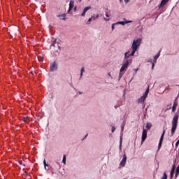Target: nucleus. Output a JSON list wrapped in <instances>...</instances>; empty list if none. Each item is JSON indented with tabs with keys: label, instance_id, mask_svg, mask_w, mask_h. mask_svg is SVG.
<instances>
[{
	"label": "nucleus",
	"instance_id": "1",
	"mask_svg": "<svg viewBox=\"0 0 179 179\" xmlns=\"http://www.w3.org/2000/svg\"><path fill=\"white\" fill-rule=\"evenodd\" d=\"M142 42V39L138 38L136 40H134L133 41L131 49L133 50L131 53L129 54V52H126L124 55L125 58H129V57L135 55V52H136V50L138 48H139V45H141V43Z\"/></svg>",
	"mask_w": 179,
	"mask_h": 179
},
{
	"label": "nucleus",
	"instance_id": "2",
	"mask_svg": "<svg viewBox=\"0 0 179 179\" xmlns=\"http://www.w3.org/2000/svg\"><path fill=\"white\" fill-rule=\"evenodd\" d=\"M178 114H176L173 116V118L172 120V127H171V136H173L174 134H176V130L177 129V126L178 125Z\"/></svg>",
	"mask_w": 179,
	"mask_h": 179
},
{
	"label": "nucleus",
	"instance_id": "3",
	"mask_svg": "<svg viewBox=\"0 0 179 179\" xmlns=\"http://www.w3.org/2000/svg\"><path fill=\"white\" fill-rule=\"evenodd\" d=\"M131 62H132V60L128 59V60H126L123 64L122 66L120 69V73L119 75L120 78H122V75H124V73L122 72L127 71V69L128 68V66L129 65V64H131Z\"/></svg>",
	"mask_w": 179,
	"mask_h": 179
},
{
	"label": "nucleus",
	"instance_id": "4",
	"mask_svg": "<svg viewBox=\"0 0 179 179\" xmlns=\"http://www.w3.org/2000/svg\"><path fill=\"white\" fill-rule=\"evenodd\" d=\"M148 94H149V86L148 87L146 91L143 94L142 96H141L140 99H138V103H141V104H143V108H145V101L146 100V97H148Z\"/></svg>",
	"mask_w": 179,
	"mask_h": 179
},
{
	"label": "nucleus",
	"instance_id": "5",
	"mask_svg": "<svg viewBox=\"0 0 179 179\" xmlns=\"http://www.w3.org/2000/svg\"><path fill=\"white\" fill-rule=\"evenodd\" d=\"M166 134V130L164 129L163 130V133L161 136V138L159 139V143L158 145V150H160V148H162V145H163V140L164 139V134Z\"/></svg>",
	"mask_w": 179,
	"mask_h": 179
},
{
	"label": "nucleus",
	"instance_id": "6",
	"mask_svg": "<svg viewBox=\"0 0 179 179\" xmlns=\"http://www.w3.org/2000/svg\"><path fill=\"white\" fill-rule=\"evenodd\" d=\"M146 138H148V131L144 129L142 133L141 142L146 141Z\"/></svg>",
	"mask_w": 179,
	"mask_h": 179
},
{
	"label": "nucleus",
	"instance_id": "7",
	"mask_svg": "<svg viewBox=\"0 0 179 179\" xmlns=\"http://www.w3.org/2000/svg\"><path fill=\"white\" fill-rule=\"evenodd\" d=\"M125 164H127V155H124L123 158L120 162V166L122 167H125Z\"/></svg>",
	"mask_w": 179,
	"mask_h": 179
},
{
	"label": "nucleus",
	"instance_id": "8",
	"mask_svg": "<svg viewBox=\"0 0 179 179\" xmlns=\"http://www.w3.org/2000/svg\"><path fill=\"white\" fill-rule=\"evenodd\" d=\"M73 5H74L73 1L71 0L70 3H69V8L68 10V13H69V12H71V10H72V9L73 8Z\"/></svg>",
	"mask_w": 179,
	"mask_h": 179
},
{
	"label": "nucleus",
	"instance_id": "9",
	"mask_svg": "<svg viewBox=\"0 0 179 179\" xmlns=\"http://www.w3.org/2000/svg\"><path fill=\"white\" fill-rule=\"evenodd\" d=\"M177 106H178V103L177 102V101H175L173 102V106L172 107V112L174 113V111H176V110H177Z\"/></svg>",
	"mask_w": 179,
	"mask_h": 179
},
{
	"label": "nucleus",
	"instance_id": "10",
	"mask_svg": "<svg viewBox=\"0 0 179 179\" xmlns=\"http://www.w3.org/2000/svg\"><path fill=\"white\" fill-rule=\"evenodd\" d=\"M98 18H99V15H98V14L94 15L93 16H92L91 18H90V19L88 20V22H92V20H96V19H98Z\"/></svg>",
	"mask_w": 179,
	"mask_h": 179
},
{
	"label": "nucleus",
	"instance_id": "11",
	"mask_svg": "<svg viewBox=\"0 0 179 179\" xmlns=\"http://www.w3.org/2000/svg\"><path fill=\"white\" fill-rule=\"evenodd\" d=\"M54 71H57V64H53L52 66H50V71L54 72Z\"/></svg>",
	"mask_w": 179,
	"mask_h": 179
},
{
	"label": "nucleus",
	"instance_id": "12",
	"mask_svg": "<svg viewBox=\"0 0 179 179\" xmlns=\"http://www.w3.org/2000/svg\"><path fill=\"white\" fill-rule=\"evenodd\" d=\"M90 9V7H85L81 14V16H85L86 15V12Z\"/></svg>",
	"mask_w": 179,
	"mask_h": 179
},
{
	"label": "nucleus",
	"instance_id": "13",
	"mask_svg": "<svg viewBox=\"0 0 179 179\" xmlns=\"http://www.w3.org/2000/svg\"><path fill=\"white\" fill-rule=\"evenodd\" d=\"M169 0H162L160 6H164L169 2Z\"/></svg>",
	"mask_w": 179,
	"mask_h": 179
},
{
	"label": "nucleus",
	"instance_id": "14",
	"mask_svg": "<svg viewBox=\"0 0 179 179\" xmlns=\"http://www.w3.org/2000/svg\"><path fill=\"white\" fill-rule=\"evenodd\" d=\"M169 0H162L160 6H164L169 2Z\"/></svg>",
	"mask_w": 179,
	"mask_h": 179
},
{
	"label": "nucleus",
	"instance_id": "15",
	"mask_svg": "<svg viewBox=\"0 0 179 179\" xmlns=\"http://www.w3.org/2000/svg\"><path fill=\"white\" fill-rule=\"evenodd\" d=\"M178 175H179V166L176 169V174H175L176 178H177V177H178Z\"/></svg>",
	"mask_w": 179,
	"mask_h": 179
},
{
	"label": "nucleus",
	"instance_id": "16",
	"mask_svg": "<svg viewBox=\"0 0 179 179\" xmlns=\"http://www.w3.org/2000/svg\"><path fill=\"white\" fill-rule=\"evenodd\" d=\"M146 128H147V129H150V128H152V123L148 122L146 124Z\"/></svg>",
	"mask_w": 179,
	"mask_h": 179
},
{
	"label": "nucleus",
	"instance_id": "17",
	"mask_svg": "<svg viewBox=\"0 0 179 179\" xmlns=\"http://www.w3.org/2000/svg\"><path fill=\"white\" fill-rule=\"evenodd\" d=\"M62 163H64V164H66V155L63 156Z\"/></svg>",
	"mask_w": 179,
	"mask_h": 179
},
{
	"label": "nucleus",
	"instance_id": "18",
	"mask_svg": "<svg viewBox=\"0 0 179 179\" xmlns=\"http://www.w3.org/2000/svg\"><path fill=\"white\" fill-rule=\"evenodd\" d=\"M131 21H128V22H119L118 24H122L124 26V24H126V23H131Z\"/></svg>",
	"mask_w": 179,
	"mask_h": 179
},
{
	"label": "nucleus",
	"instance_id": "19",
	"mask_svg": "<svg viewBox=\"0 0 179 179\" xmlns=\"http://www.w3.org/2000/svg\"><path fill=\"white\" fill-rule=\"evenodd\" d=\"M159 57H160V52H159V53L155 56L154 58H155V61H156V59H157V58H159Z\"/></svg>",
	"mask_w": 179,
	"mask_h": 179
},
{
	"label": "nucleus",
	"instance_id": "20",
	"mask_svg": "<svg viewBox=\"0 0 179 179\" xmlns=\"http://www.w3.org/2000/svg\"><path fill=\"white\" fill-rule=\"evenodd\" d=\"M23 121L24 122H27V121H29V117H23Z\"/></svg>",
	"mask_w": 179,
	"mask_h": 179
},
{
	"label": "nucleus",
	"instance_id": "21",
	"mask_svg": "<svg viewBox=\"0 0 179 179\" xmlns=\"http://www.w3.org/2000/svg\"><path fill=\"white\" fill-rule=\"evenodd\" d=\"M171 171L175 173V171H176V165H173V166H172V169H171Z\"/></svg>",
	"mask_w": 179,
	"mask_h": 179
},
{
	"label": "nucleus",
	"instance_id": "22",
	"mask_svg": "<svg viewBox=\"0 0 179 179\" xmlns=\"http://www.w3.org/2000/svg\"><path fill=\"white\" fill-rule=\"evenodd\" d=\"M161 179H167V174L166 173H164V176L162 177Z\"/></svg>",
	"mask_w": 179,
	"mask_h": 179
},
{
	"label": "nucleus",
	"instance_id": "23",
	"mask_svg": "<svg viewBox=\"0 0 179 179\" xmlns=\"http://www.w3.org/2000/svg\"><path fill=\"white\" fill-rule=\"evenodd\" d=\"M174 177V172H171L170 173V178L171 179H173V178Z\"/></svg>",
	"mask_w": 179,
	"mask_h": 179
},
{
	"label": "nucleus",
	"instance_id": "24",
	"mask_svg": "<svg viewBox=\"0 0 179 179\" xmlns=\"http://www.w3.org/2000/svg\"><path fill=\"white\" fill-rule=\"evenodd\" d=\"M83 72H85V68L83 67L81 69L80 76H82V75H83Z\"/></svg>",
	"mask_w": 179,
	"mask_h": 179
},
{
	"label": "nucleus",
	"instance_id": "25",
	"mask_svg": "<svg viewBox=\"0 0 179 179\" xmlns=\"http://www.w3.org/2000/svg\"><path fill=\"white\" fill-rule=\"evenodd\" d=\"M52 47H55V41L51 44Z\"/></svg>",
	"mask_w": 179,
	"mask_h": 179
},
{
	"label": "nucleus",
	"instance_id": "26",
	"mask_svg": "<svg viewBox=\"0 0 179 179\" xmlns=\"http://www.w3.org/2000/svg\"><path fill=\"white\" fill-rule=\"evenodd\" d=\"M106 17H110V15H108V13L107 12L106 13Z\"/></svg>",
	"mask_w": 179,
	"mask_h": 179
},
{
	"label": "nucleus",
	"instance_id": "27",
	"mask_svg": "<svg viewBox=\"0 0 179 179\" xmlns=\"http://www.w3.org/2000/svg\"><path fill=\"white\" fill-rule=\"evenodd\" d=\"M115 131V127H112V132H114Z\"/></svg>",
	"mask_w": 179,
	"mask_h": 179
},
{
	"label": "nucleus",
	"instance_id": "28",
	"mask_svg": "<svg viewBox=\"0 0 179 179\" xmlns=\"http://www.w3.org/2000/svg\"><path fill=\"white\" fill-rule=\"evenodd\" d=\"M153 68H155V63H152V69H153Z\"/></svg>",
	"mask_w": 179,
	"mask_h": 179
},
{
	"label": "nucleus",
	"instance_id": "29",
	"mask_svg": "<svg viewBox=\"0 0 179 179\" xmlns=\"http://www.w3.org/2000/svg\"><path fill=\"white\" fill-rule=\"evenodd\" d=\"M124 2H125L126 3H128V2H129V0H124Z\"/></svg>",
	"mask_w": 179,
	"mask_h": 179
},
{
	"label": "nucleus",
	"instance_id": "30",
	"mask_svg": "<svg viewBox=\"0 0 179 179\" xmlns=\"http://www.w3.org/2000/svg\"><path fill=\"white\" fill-rule=\"evenodd\" d=\"M44 166H47V164L45 163V160L43 161Z\"/></svg>",
	"mask_w": 179,
	"mask_h": 179
},
{
	"label": "nucleus",
	"instance_id": "31",
	"mask_svg": "<svg viewBox=\"0 0 179 179\" xmlns=\"http://www.w3.org/2000/svg\"><path fill=\"white\" fill-rule=\"evenodd\" d=\"M121 128H122V131H124V125H122V126L121 127Z\"/></svg>",
	"mask_w": 179,
	"mask_h": 179
},
{
	"label": "nucleus",
	"instance_id": "32",
	"mask_svg": "<svg viewBox=\"0 0 179 179\" xmlns=\"http://www.w3.org/2000/svg\"><path fill=\"white\" fill-rule=\"evenodd\" d=\"M62 16L63 17H65L66 16V15L63 14Z\"/></svg>",
	"mask_w": 179,
	"mask_h": 179
},
{
	"label": "nucleus",
	"instance_id": "33",
	"mask_svg": "<svg viewBox=\"0 0 179 179\" xmlns=\"http://www.w3.org/2000/svg\"><path fill=\"white\" fill-rule=\"evenodd\" d=\"M104 20H106L107 22H108V19H107V18H104Z\"/></svg>",
	"mask_w": 179,
	"mask_h": 179
},
{
	"label": "nucleus",
	"instance_id": "34",
	"mask_svg": "<svg viewBox=\"0 0 179 179\" xmlns=\"http://www.w3.org/2000/svg\"><path fill=\"white\" fill-rule=\"evenodd\" d=\"M112 29L114 30V24L112 25Z\"/></svg>",
	"mask_w": 179,
	"mask_h": 179
},
{
	"label": "nucleus",
	"instance_id": "35",
	"mask_svg": "<svg viewBox=\"0 0 179 179\" xmlns=\"http://www.w3.org/2000/svg\"><path fill=\"white\" fill-rule=\"evenodd\" d=\"M122 142V138H120V145H121V143Z\"/></svg>",
	"mask_w": 179,
	"mask_h": 179
},
{
	"label": "nucleus",
	"instance_id": "36",
	"mask_svg": "<svg viewBox=\"0 0 179 179\" xmlns=\"http://www.w3.org/2000/svg\"><path fill=\"white\" fill-rule=\"evenodd\" d=\"M74 12H76V7L74 8Z\"/></svg>",
	"mask_w": 179,
	"mask_h": 179
},
{
	"label": "nucleus",
	"instance_id": "37",
	"mask_svg": "<svg viewBox=\"0 0 179 179\" xmlns=\"http://www.w3.org/2000/svg\"><path fill=\"white\" fill-rule=\"evenodd\" d=\"M20 164H22V161L20 162Z\"/></svg>",
	"mask_w": 179,
	"mask_h": 179
},
{
	"label": "nucleus",
	"instance_id": "38",
	"mask_svg": "<svg viewBox=\"0 0 179 179\" xmlns=\"http://www.w3.org/2000/svg\"><path fill=\"white\" fill-rule=\"evenodd\" d=\"M79 1H82V0H79Z\"/></svg>",
	"mask_w": 179,
	"mask_h": 179
}]
</instances>
